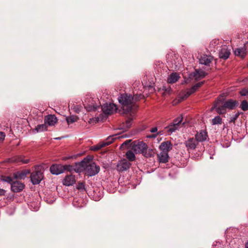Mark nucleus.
<instances>
[{
    "instance_id": "f03ea898",
    "label": "nucleus",
    "mask_w": 248,
    "mask_h": 248,
    "mask_svg": "<svg viewBox=\"0 0 248 248\" xmlns=\"http://www.w3.org/2000/svg\"><path fill=\"white\" fill-rule=\"evenodd\" d=\"M100 170V167L95 163L90 162L87 159L86 160L85 171L86 173L89 176H93L97 174Z\"/></svg>"
},
{
    "instance_id": "6e6552de",
    "label": "nucleus",
    "mask_w": 248,
    "mask_h": 248,
    "mask_svg": "<svg viewBox=\"0 0 248 248\" xmlns=\"http://www.w3.org/2000/svg\"><path fill=\"white\" fill-rule=\"evenodd\" d=\"M50 172L52 174L59 175L64 172L63 166L61 164H53L50 167Z\"/></svg>"
},
{
    "instance_id": "ddd939ff",
    "label": "nucleus",
    "mask_w": 248,
    "mask_h": 248,
    "mask_svg": "<svg viewBox=\"0 0 248 248\" xmlns=\"http://www.w3.org/2000/svg\"><path fill=\"white\" fill-rule=\"evenodd\" d=\"M22 155H17L9 159V162L11 163H21L22 164H27L30 162L29 159H23Z\"/></svg>"
},
{
    "instance_id": "39448f33",
    "label": "nucleus",
    "mask_w": 248,
    "mask_h": 248,
    "mask_svg": "<svg viewBox=\"0 0 248 248\" xmlns=\"http://www.w3.org/2000/svg\"><path fill=\"white\" fill-rule=\"evenodd\" d=\"M43 178V172L38 170H36L31 174V180L33 185L39 184Z\"/></svg>"
},
{
    "instance_id": "37998d69",
    "label": "nucleus",
    "mask_w": 248,
    "mask_h": 248,
    "mask_svg": "<svg viewBox=\"0 0 248 248\" xmlns=\"http://www.w3.org/2000/svg\"><path fill=\"white\" fill-rule=\"evenodd\" d=\"M5 137V135L4 133L0 132V141L3 140Z\"/></svg>"
},
{
    "instance_id": "ea45409f",
    "label": "nucleus",
    "mask_w": 248,
    "mask_h": 248,
    "mask_svg": "<svg viewBox=\"0 0 248 248\" xmlns=\"http://www.w3.org/2000/svg\"><path fill=\"white\" fill-rule=\"evenodd\" d=\"M239 116V112H237L236 114H235L234 115H233L232 117H231L230 120V123H234L235 120L238 118Z\"/></svg>"
},
{
    "instance_id": "b1692460",
    "label": "nucleus",
    "mask_w": 248,
    "mask_h": 248,
    "mask_svg": "<svg viewBox=\"0 0 248 248\" xmlns=\"http://www.w3.org/2000/svg\"><path fill=\"white\" fill-rule=\"evenodd\" d=\"M224 107H226V108L229 109H234L236 106L237 105V102L235 100L229 99L224 103Z\"/></svg>"
},
{
    "instance_id": "09e8293b",
    "label": "nucleus",
    "mask_w": 248,
    "mask_h": 248,
    "mask_svg": "<svg viewBox=\"0 0 248 248\" xmlns=\"http://www.w3.org/2000/svg\"><path fill=\"white\" fill-rule=\"evenodd\" d=\"M246 248H248V241L245 244Z\"/></svg>"
},
{
    "instance_id": "1a4fd4ad",
    "label": "nucleus",
    "mask_w": 248,
    "mask_h": 248,
    "mask_svg": "<svg viewBox=\"0 0 248 248\" xmlns=\"http://www.w3.org/2000/svg\"><path fill=\"white\" fill-rule=\"evenodd\" d=\"M204 83V81H201L199 82L196 84H195L194 86H193L191 88L186 89V94L185 96L188 97L191 94L194 93L195 92H196L200 87H201Z\"/></svg>"
},
{
    "instance_id": "c03bdc74",
    "label": "nucleus",
    "mask_w": 248,
    "mask_h": 248,
    "mask_svg": "<svg viewBox=\"0 0 248 248\" xmlns=\"http://www.w3.org/2000/svg\"><path fill=\"white\" fill-rule=\"evenodd\" d=\"M73 109L74 110V111L77 113H79L80 111V109L78 107L74 106L73 108Z\"/></svg>"
},
{
    "instance_id": "393cba45",
    "label": "nucleus",
    "mask_w": 248,
    "mask_h": 248,
    "mask_svg": "<svg viewBox=\"0 0 248 248\" xmlns=\"http://www.w3.org/2000/svg\"><path fill=\"white\" fill-rule=\"evenodd\" d=\"M180 78L179 74L177 73H172L168 78V82L169 83H174L178 81Z\"/></svg>"
},
{
    "instance_id": "a19ab883",
    "label": "nucleus",
    "mask_w": 248,
    "mask_h": 248,
    "mask_svg": "<svg viewBox=\"0 0 248 248\" xmlns=\"http://www.w3.org/2000/svg\"><path fill=\"white\" fill-rule=\"evenodd\" d=\"M4 181L11 184V186H12V183L15 182L14 179L11 177H6L4 179Z\"/></svg>"
},
{
    "instance_id": "6ab92c4d",
    "label": "nucleus",
    "mask_w": 248,
    "mask_h": 248,
    "mask_svg": "<svg viewBox=\"0 0 248 248\" xmlns=\"http://www.w3.org/2000/svg\"><path fill=\"white\" fill-rule=\"evenodd\" d=\"M213 60L212 56L210 55H202L200 60V63L204 64L205 65H209Z\"/></svg>"
},
{
    "instance_id": "2f4dec72",
    "label": "nucleus",
    "mask_w": 248,
    "mask_h": 248,
    "mask_svg": "<svg viewBox=\"0 0 248 248\" xmlns=\"http://www.w3.org/2000/svg\"><path fill=\"white\" fill-rule=\"evenodd\" d=\"M222 118L219 116H217L212 120V124L213 125L220 124H222Z\"/></svg>"
},
{
    "instance_id": "f3484780",
    "label": "nucleus",
    "mask_w": 248,
    "mask_h": 248,
    "mask_svg": "<svg viewBox=\"0 0 248 248\" xmlns=\"http://www.w3.org/2000/svg\"><path fill=\"white\" fill-rule=\"evenodd\" d=\"M208 135L207 132L202 130L195 135V139L198 142H203L207 140Z\"/></svg>"
},
{
    "instance_id": "72a5a7b5",
    "label": "nucleus",
    "mask_w": 248,
    "mask_h": 248,
    "mask_svg": "<svg viewBox=\"0 0 248 248\" xmlns=\"http://www.w3.org/2000/svg\"><path fill=\"white\" fill-rule=\"evenodd\" d=\"M240 108L243 111L248 110V102L245 100L242 101L241 103Z\"/></svg>"
},
{
    "instance_id": "4be33fe9",
    "label": "nucleus",
    "mask_w": 248,
    "mask_h": 248,
    "mask_svg": "<svg viewBox=\"0 0 248 248\" xmlns=\"http://www.w3.org/2000/svg\"><path fill=\"white\" fill-rule=\"evenodd\" d=\"M230 54V50L226 46H223L219 53V56L220 58L224 60L227 59Z\"/></svg>"
},
{
    "instance_id": "aec40b11",
    "label": "nucleus",
    "mask_w": 248,
    "mask_h": 248,
    "mask_svg": "<svg viewBox=\"0 0 248 248\" xmlns=\"http://www.w3.org/2000/svg\"><path fill=\"white\" fill-rule=\"evenodd\" d=\"M30 172V171L29 170H24L22 171H17L14 173V179H24Z\"/></svg>"
},
{
    "instance_id": "5701e85b",
    "label": "nucleus",
    "mask_w": 248,
    "mask_h": 248,
    "mask_svg": "<svg viewBox=\"0 0 248 248\" xmlns=\"http://www.w3.org/2000/svg\"><path fill=\"white\" fill-rule=\"evenodd\" d=\"M158 161L161 163H166L168 162L169 155L168 153L161 152L157 155Z\"/></svg>"
},
{
    "instance_id": "2eb2a0df",
    "label": "nucleus",
    "mask_w": 248,
    "mask_h": 248,
    "mask_svg": "<svg viewBox=\"0 0 248 248\" xmlns=\"http://www.w3.org/2000/svg\"><path fill=\"white\" fill-rule=\"evenodd\" d=\"M76 183L75 176L73 175H67L62 181V184L66 186H72Z\"/></svg>"
},
{
    "instance_id": "20e7f679",
    "label": "nucleus",
    "mask_w": 248,
    "mask_h": 248,
    "mask_svg": "<svg viewBox=\"0 0 248 248\" xmlns=\"http://www.w3.org/2000/svg\"><path fill=\"white\" fill-rule=\"evenodd\" d=\"M147 148V145L143 141L135 142L132 145V149L136 154H142Z\"/></svg>"
},
{
    "instance_id": "c85d7f7f",
    "label": "nucleus",
    "mask_w": 248,
    "mask_h": 248,
    "mask_svg": "<svg viewBox=\"0 0 248 248\" xmlns=\"http://www.w3.org/2000/svg\"><path fill=\"white\" fill-rule=\"evenodd\" d=\"M37 132H41L47 130L46 123L38 125L35 128Z\"/></svg>"
},
{
    "instance_id": "423d86ee",
    "label": "nucleus",
    "mask_w": 248,
    "mask_h": 248,
    "mask_svg": "<svg viewBox=\"0 0 248 248\" xmlns=\"http://www.w3.org/2000/svg\"><path fill=\"white\" fill-rule=\"evenodd\" d=\"M131 163L125 159L119 161L116 166V170L119 172L128 170L131 167Z\"/></svg>"
},
{
    "instance_id": "f257e3e1",
    "label": "nucleus",
    "mask_w": 248,
    "mask_h": 248,
    "mask_svg": "<svg viewBox=\"0 0 248 248\" xmlns=\"http://www.w3.org/2000/svg\"><path fill=\"white\" fill-rule=\"evenodd\" d=\"M142 97L141 94H135L132 96L130 94L126 93L122 94L118 97V101L122 105V108L124 113H134V109L137 107L134 104V100L140 99Z\"/></svg>"
},
{
    "instance_id": "c756f323",
    "label": "nucleus",
    "mask_w": 248,
    "mask_h": 248,
    "mask_svg": "<svg viewBox=\"0 0 248 248\" xmlns=\"http://www.w3.org/2000/svg\"><path fill=\"white\" fill-rule=\"evenodd\" d=\"M180 127L178 126L175 125L174 124H171L166 127L168 131L170 133L175 132L176 130L178 129Z\"/></svg>"
},
{
    "instance_id": "dca6fc26",
    "label": "nucleus",
    "mask_w": 248,
    "mask_h": 248,
    "mask_svg": "<svg viewBox=\"0 0 248 248\" xmlns=\"http://www.w3.org/2000/svg\"><path fill=\"white\" fill-rule=\"evenodd\" d=\"M220 104H222V101L218 100L214 104V108L216 109V111L218 114H224L226 112V108L224 107V103L222 105H220Z\"/></svg>"
},
{
    "instance_id": "58836bf2",
    "label": "nucleus",
    "mask_w": 248,
    "mask_h": 248,
    "mask_svg": "<svg viewBox=\"0 0 248 248\" xmlns=\"http://www.w3.org/2000/svg\"><path fill=\"white\" fill-rule=\"evenodd\" d=\"M241 96H247L248 95V87L242 89L239 92Z\"/></svg>"
},
{
    "instance_id": "4c0bfd02",
    "label": "nucleus",
    "mask_w": 248,
    "mask_h": 248,
    "mask_svg": "<svg viewBox=\"0 0 248 248\" xmlns=\"http://www.w3.org/2000/svg\"><path fill=\"white\" fill-rule=\"evenodd\" d=\"M132 120L133 119L132 118H129L125 121L124 124L126 128H128L131 126L132 124Z\"/></svg>"
},
{
    "instance_id": "9d476101",
    "label": "nucleus",
    "mask_w": 248,
    "mask_h": 248,
    "mask_svg": "<svg viewBox=\"0 0 248 248\" xmlns=\"http://www.w3.org/2000/svg\"><path fill=\"white\" fill-rule=\"evenodd\" d=\"M185 144L188 151L189 150H193L196 148L198 145V141L193 138H190L185 141Z\"/></svg>"
},
{
    "instance_id": "79ce46f5",
    "label": "nucleus",
    "mask_w": 248,
    "mask_h": 248,
    "mask_svg": "<svg viewBox=\"0 0 248 248\" xmlns=\"http://www.w3.org/2000/svg\"><path fill=\"white\" fill-rule=\"evenodd\" d=\"M131 141V140H127L125 141H124L121 145V147H124V146H126L127 145H128L130 142Z\"/></svg>"
},
{
    "instance_id": "a211bd4d",
    "label": "nucleus",
    "mask_w": 248,
    "mask_h": 248,
    "mask_svg": "<svg viewBox=\"0 0 248 248\" xmlns=\"http://www.w3.org/2000/svg\"><path fill=\"white\" fill-rule=\"evenodd\" d=\"M161 152L168 153L172 149V144L170 141L162 142L159 146Z\"/></svg>"
},
{
    "instance_id": "49530a36",
    "label": "nucleus",
    "mask_w": 248,
    "mask_h": 248,
    "mask_svg": "<svg viewBox=\"0 0 248 248\" xmlns=\"http://www.w3.org/2000/svg\"><path fill=\"white\" fill-rule=\"evenodd\" d=\"M157 130V127H154V128H152L151 130H150V131L152 133H155V132H156Z\"/></svg>"
},
{
    "instance_id": "f704fd0d",
    "label": "nucleus",
    "mask_w": 248,
    "mask_h": 248,
    "mask_svg": "<svg viewBox=\"0 0 248 248\" xmlns=\"http://www.w3.org/2000/svg\"><path fill=\"white\" fill-rule=\"evenodd\" d=\"M182 120L183 117L182 116H179L174 120L172 123L180 127V125L181 124Z\"/></svg>"
},
{
    "instance_id": "a878e982",
    "label": "nucleus",
    "mask_w": 248,
    "mask_h": 248,
    "mask_svg": "<svg viewBox=\"0 0 248 248\" xmlns=\"http://www.w3.org/2000/svg\"><path fill=\"white\" fill-rule=\"evenodd\" d=\"M234 53L236 56L244 58L246 54V49L245 47L237 48L234 50Z\"/></svg>"
},
{
    "instance_id": "de8ad7c7",
    "label": "nucleus",
    "mask_w": 248,
    "mask_h": 248,
    "mask_svg": "<svg viewBox=\"0 0 248 248\" xmlns=\"http://www.w3.org/2000/svg\"><path fill=\"white\" fill-rule=\"evenodd\" d=\"M156 136V135H154L152 136H149V138H155Z\"/></svg>"
},
{
    "instance_id": "412c9836",
    "label": "nucleus",
    "mask_w": 248,
    "mask_h": 248,
    "mask_svg": "<svg viewBox=\"0 0 248 248\" xmlns=\"http://www.w3.org/2000/svg\"><path fill=\"white\" fill-rule=\"evenodd\" d=\"M57 118L54 115H48L45 119V123L49 126L54 125L57 123Z\"/></svg>"
},
{
    "instance_id": "4468645a",
    "label": "nucleus",
    "mask_w": 248,
    "mask_h": 248,
    "mask_svg": "<svg viewBox=\"0 0 248 248\" xmlns=\"http://www.w3.org/2000/svg\"><path fill=\"white\" fill-rule=\"evenodd\" d=\"M86 160V158H84L81 162L76 163L74 167V171L79 173L85 170Z\"/></svg>"
},
{
    "instance_id": "7ed1b4c3",
    "label": "nucleus",
    "mask_w": 248,
    "mask_h": 248,
    "mask_svg": "<svg viewBox=\"0 0 248 248\" xmlns=\"http://www.w3.org/2000/svg\"><path fill=\"white\" fill-rule=\"evenodd\" d=\"M123 137V136H117L116 135L110 136L107 138L106 141L99 143L97 145L93 146L92 147V150L93 151H98L101 148L110 144L115 139H119Z\"/></svg>"
},
{
    "instance_id": "c9c22d12",
    "label": "nucleus",
    "mask_w": 248,
    "mask_h": 248,
    "mask_svg": "<svg viewBox=\"0 0 248 248\" xmlns=\"http://www.w3.org/2000/svg\"><path fill=\"white\" fill-rule=\"evenodd\" d=\"M63 166V169H64V171L67 170L69 172H73L74 171V167L70 165H64Z\"/></svg>"
},
{
    "instance_id": "cd10ccee",
    "label": "nucleus",
    "mask_w": 248,
    "mask_h": 248,
    "mask_svg": "<svg viewBox=\"0 0 248 248\" xmlns=\"http://www.w3.org/2000/svg\"><path fill=\"white\" fill-rule=\"evenodd\" d=\"M126 157L128 159V161H134L136 159V156L134 153L131 150L128 151L125 154Z\"/></svg>"
},
{
    "instance_id": "e433bc0d",
    "label": "nucleus",
    "mask_w": 248,
    "mask_h": 248,
    "mask_svg": "<svg viewBox=\"0 0 248 248\" xmlns=\"http://www.w3.org/2000/svg\"><path fill=\"white\" fill-rule=\"evenodd\" d=\"M76 188L78 190H85V183L84 182L78 183Z\"/></svg>"
},
{
    "instance_id": "0eeeda50",
    "label": "nucleus",
    "mask_w": 248,
    "mask_h": 248,
    "mask_svg": "<svg viewBox=\"0 0 248 248\" xmlns=\"http://www.w3.org/2000/svg\"><path fill=\"white\" fill-rule=\"evenodd\" d=\"M102 110L105 114H111L117 110L116 106L113 104H105L102 106Z\"/></svg>"
},
{
    "instance_id": "a18cd8bd",
    "label": "nucleus",
    "mask_w": 248,
    "mask_h": 248,
    "mask_svg": "<svg viewBox=\"0 0 248 248\" xmlns=\"http://www.w3.org/2000/svg\"><path fill=\"white\" fill-rule=\"evenodd\" d=\"M5 193V190L0 188V196L4 195Z\"/></svg>"
},
{
    "instance_id": "f8f14e48",
    "label": "nucleus",
    "mask_w": 248,
    "mask_h": 248,
    "mask_svg": "<svg viewBox=\"0 0 248 248\" xmlns=\"http://www.w3.org/2000/svg\"><path fill=\"white\" fill-rule=\"evenodd\" d=\"M206 75L205 72L202 70H196L194 72L190 74L191 77L193 78L196 80L204 78Z\"/></svg>"
},
{
    "instance_id": "7c9ffc66",
    "label": "nucleus",
    "mask_w": 248,
    "mask_h": 248,
    "mask_svg": "<svg viewBox=\"0 0 248 248\" xmlns=\"http://www.w3.org/2000/svg\"><path fill=\"white\" fill-rule=\"evenodd\" d=\"M85 108L88 111H92V110H95L97 109L98 105L96 104H94L92 102L91 104H89L87 106L84 105Z\"/></svg>"
},
{
    "instance_id": "9b49d317",
    "label": "nucleus",
    "mask_w": 248,
    "mask_h": 248,
    "mask_svg": "<svg viewBox=\"0 0 248 248\" xmlns=\"http://www.w3.org/2000/svg\"><path fill=\"white\" fill-rule=\"evenodd\" d=\"M25 187V185L21 182L15 180L12 183L11 188L14 192H19L22 191Z\"/></svg>"
},
{
    "instance_id": "bb28decb",
    "label": "nucleus",
    "mask_w": 248,
    "mask_h": 248,
    "mask_svg": "<svg viewBox=\"0 0 248 248\" xmlns=\"http://www.w3.org/2000/svg\"><path fill=\"white\" fill-rule=\"evenodd\" d=\"M142 155L145 157L148 158L153 156L155 155V151L153 149H148V147L144 151Z\"/></svg>"
},
{
    "instance_id": "473e14b6",
    "label": "nucleus",
    "mask_w": 248,
    "mask_h": 248,
    "mask_svg": "<svg viewBox=\"0 0 248 248\" xmlns=\"http://www.w3.org/2000/svg\"><path fill=\"white\" fill-rule=\"evenodd\" d=\"M66 120L68 124H70L77 122L78 120V117L76 116L72 115L67 117Z\"/></svg>"
}]
</instances>
